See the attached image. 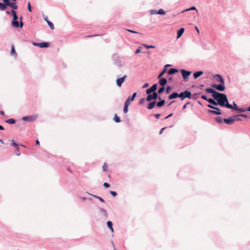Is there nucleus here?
<instances>
[{"label":"nucleus","mask_w":250,"mask_h":250,"mask_svg":"<svg viewBox=\"0 0 250 250\" xmlns=\"http://www.w3.org/2000/svg\"><path fill=\"white\" fill-rule=\"evenodd\" d=\"M11 142H12L11 146L16 147V150L19 151V143L16 142L14 140H12Z\"/></svg>","instance_id":"obj_23"},{"label":"nucleus","mask_w":250,"mask_h":250,"mask_svg":"<svg viewBox=\"0 0 250 250\" xmlns=\"http://www.w3.org/2000/svg\"><path fill=\"white\" fill-rule=\"evenodd\" d=\"M38 118V115H34L32 116H27L23 117L22 120L24 121L32 122L35 121Z\"/></svg>","instance_id":"obj_8"},{"label":"nucleus","mask_w":250,"mask_h":250,"mask_svg":"<svg viewBox=\"0 0 250 250\" xmlns=\"http://www.w3.org/2000/svg\"><path fill=\"white\" fill-rule=\"evenodd\" d=\"M172 114H173L172 113H171V114H169L168 116H167L165 118V119H167V118H169V117H171V116H172Z\"/></svg>","instance_id":"obj_57"},{"label":"nucleus","mask_w":250,"mask_h":250,"mask_svg":"<svg viewBox=\"0 0 250 250\" xmlns=\"http://www.w3.org/2000/svg\"><path fill=\"white\" fill-rule=\"evenodd\" d=\"M43 19L46 21L48 25H49V27L52 29H54V26L53 23L51 22L48 19V17L46 16H43Z\"/></svg>","instance_id":"obj_16"},{"label":"nucleus","mask_w":250,"mask_h":250,"mask_svg":"<svg viewBox=\"0 0 250 250\" xmlns=\"http://www.w3.org/2000/svg\"><path fill=\"white\" fill-rule=\"evenodd\" d=\"M230 107L227 106V108L231 109H235L236 110H237L238 108L239 107L237 104L235 103L234 102H233V105L229 104Z\"/></svg>","instance_id":"obj_24"},{"label":"nucleus","mask_w":250,"mask_h":250,"mask_svg":"<svg viewBox=\"0 0 250 250\" xmlns=\"http://www.w3.org/2000/svg\"><path fill=\"white\" fill-rule=\"evenodd\" d=\"M178 97L180 98V93L178 94L177 92H173L168 96V98L169 100H172Z\"/></svg>","instance_id":"obj_17"},{"label":"nucleus","mask_w":250,"mask_h":250,"mask_svg":"<svg viewBox=\"0 0 250 250\" xmlns=\"http://www.w3.org/2000/svg\"><path fill=\"white\" fill-rule=\"evenodd\" d=\"M22 19V17H21L20 19V24L19 23V27L20 26L21 28L23 26V23L21 21Z\"/></svg>","instance_id":"obj_41"},{"label":"nucleus","mask_w":250,"mask_h":250,"mask_svg":"<svg viewBox=\"0 0 250 250\" xmlns=\"http://www.w3.org/2000/svg\"><path fill=\"white\" fill-rule=\"evenodd\" d=\"M99 209L100 213H101V215L103 216V217L104 219H106L108 217V215H107L106 210L103 208H100Z\"/></svg>","instance_id":"obj_14"},{"label":"nucleus","mask_w":250,"mask_h":250,"mask_svg":"<svg viewBox=\"0 0 250 250\" xmlns=\"http://www.w3.org/2000/svg\"><path fill=\"white\" fill-rule=\"evenodd\" d=\"M234 118H236L235 117H233V116H231L230 117H229V118H224L223 119V122L227 124V125H230V124H232V123H233L235 121V119Z\"/></svg>","instance_id":"obj_12"},{"label":"nucleus","mask_w":250,"mask_h":250,"mask_svg":"<svg viewBox=\"0 0 250 250\" xmlns=\"http://www.w3.org/2000/svg\"><path fill=\"white\" fill-rule=\"evenodd\" d=\"M11 54L12 55H14V56H17V54L16 51H15V48H14V47L13 46H12V47H11Z\"/></svg>","instance_id":"obj_30"},{"label":"nucleus","mask_w":250,"mask_h":250,"mask_svg":"<svg viewBox=\"0 0 250 250\" xmlns=\"http://www.w3.org/2000/svg\"><path fill=\"white\" fill-rule=\"evenodd\" d=\"M81 198L83 201H85L86 199V198L84 197H81Z\"/></svg>","instance_id":"obj_62"},{"label":"nucleus","mask_w":250,"mask_h":250,"mask_svg":"<svg viewBox=\"0 0 250 250\" xmlns=\"http://www.w3.org/2000/svg\"><path fill=\"white\" fill-rule=\"evenodd\" d=\"M126 30L130 33H136V34H138L139 33L138 32L135 31H134V30H130V29H126Z\"/></svg>","instance_id":"obj_49"},{"label":"nucleus","mask_w":250,"mask_h":250,"mask_svg":"<svg viewBox=\"0 0 250 250\" xmlns=\"http://www.w3.org/2000/svg\"><path fill=\"white\" fill-rule=\"evenodd\" d=\"M157 88V84H154L150 88H148L146 90V93L147 94H151V93L156 92L155 91Z\"/></svg>","instance_id":"obj_11"},{"label":"nucleus","mask_w":250,"mask_h":250,"mask_svg":"<svg viewBox=\"0 0 250 250\" xmlns=\"http://www.w3.org/2000/svg\"><path fill=\"white\" fill-rule=\"evenodd\" d=\"M246 109L247 111H250V106L248 108H246Z\"/></svg>","instance_id":"obj_64"},{"label":"nucleus","mask_w":250,"mask_h":250,"mask_svg":"<svg viewBox=\"0 0 250 250\" xmlns=\"http://www.w3.org/2000/svg\"><path fill=\"white\" fill-rule=\"evenodd\" d=\"M156 105V102L153 101L150 102L147 105V108L148 109H152L154 108V107Z\"/></svg>","instance_id":"obj_21"},{"label":"nucleus","mask_w":250,"mask_h":250,"mask_svg":"<svg viewBox=\"0 0 250 250\" xmlns=\"http://www.w3.org/2000/svg\"><path fill=\"white\" fill-rule=\"evenodd\" d=\"M166 14V12L163 9H160L157 10V14L164 15Z\"/></svg>","instance_id":"obj_33"},{"label":"nucleus","mask_w":250,"mask_h":250,"mask_svg":"<svg viewBox=\"0 0 250 250\" xmlns=\"http://www.w3.org/2000/svg\"><path fill=\"white\" fill-rule=\"evenodd\" d=\"M233 117H235L236 118H235V121H241V119L240 118H239V116H241V117H245V118H247V115H246V114H240V115H234V116H232Z\"/></svg>","instance_id":"obj_25"},{"label":"nucleus","mask_w":250,"mask_h":250,"mask_svg":"<svg viewBox=\"0 0 250 250\" xmlns=\"http://www.w3.org/2000/svg\"><path fill=\"white\" fill-rule=\"evenodd\" d=\"M214 99H212V98H209L208 99L207 101L210 104H211V103L213 102V101H214Z\"/></svg>","instance_id":"obj_46"},{"label":"nucleus","mask_w":250,"mask_h":250,"mask_svg":"<svg viewBox=\"0 0 250 250\" xmlns=\"http://www.w3.org/2000/svg\"><path fill=\"white\" fill-rule=\"evenodd\" d=\"M137 93L136 92L134 93L132 96H129L128 97V98L126 100L125 103H127L128 104H130V102L133 101L135 97L136 96Z\"/></svg>","instance_id":"obj_15"},{"label":"nucleus","mask_w":250,"mask_h":250,"mask_svg":"<svg viewBox=\"0 0 250 250\" xmlns=\"http://www.w3.org/2000/svg\"><path fill=\"white\" fill-rule=\"evenodd\" d=\"M36 144L38 145H39L40 142H39V141L38 140H36Z\"/></svg>","instance_id":"obj_59"},{"label":"nucleus","mask_w":250,"mask_h":250,"mask_svg":"<svg viewBox=\"0 0 250 250\" xmlns=\"http://www.w3.org/2000/svg\"><path fill=\"white\" fill-rule=\"evenodd\" d=\"M189 10H196V11H197V9H196V8L195 6H192V7H191L190 8H189L188 9H186L185 10V11H189ZM184 12V11H183L182 12Z\"/></svg>","instance_id":"obj_37"},{"label":"nucleus","mask_w":250,"mask_h":250,"mask_svg":"<svg viewBox=\"0 0 250 250\" xmlns=\"http://www.w3.org/2000/svg\"><path fill=\"white\" fill-rule=\"evenodd\" d=\"M145 101V98H141L140 100L139 104H143L144 103Z\"/></svg>","instance_id":"obj_47"},{"label":"nucleus","mask_w":250,"mask_h":250,"mask_svg":"<svg viewBox=\"0 0 250 250\" xmlns=\"http://www.w3.org/2000/svg\"><path fill=\"white\" fill-rule=\"evenodd\" d=\"M5 122L9 124H14L16 123V121L14 119H9L6 120Z\"/></svg>","instance_id":"obj_29"},{"label":"nucleus","mask_w":250,"mask_h":250,"mask_svg":"<svg viewBox=\"0 0 250 250\" xmlns=\"http://www.w3.org/2000/svg\"><path fill=\"white\" fill-rule=\"evenodd\" d=\"M165 87L162 86L161 88H160L158 89V92H157V93H158V94H161L165 91Z\"/></svg>","instance_id":"obj_34"},{"label":"nucleus","mask_w":250,"mask_h":250,"mask_svg":"<svg viewBox=\"0 0 250 250\" xmlns=\"http://www.w3.org/2000/svg\"><path fill=\"white\" fill-rule=\"evenodd\" d=\"M149 86V84L148 83H146L143 86V88H146L147 87H148Z\"/></svg>","instance_id":"obj_54"},{"label":"nucleus","mask_w":250,"mask_h":250,"mask_svg":"<svg viewBox=\"0 0 250 250\" xmlns=\"http://www.w3.org/2000/svg\"><path fill=\"white\" fill-rule=\"evenodd\" d=\"M129 104H128L127 103H125L124 108V112L126 113L128 112V106Z\"/></svg>","instance_id":"obj_31"},{"label":"nucleus","mask_w":250,"mask_h":250,"mask_svg":"<svg viewBox=\"0 0 250 250\" xmlns=\"http://www.w3.org/2000/svg\"><path fill=\"white\" fill-rule=\"evenodd\" d=\"M8 6L12 8L11 14L13 17L11 24L14 27L17 28L19 27V22L18 21V17L15 10L18 9V6L16 2H11Z\"/></svg>","instance_id":"obj_3"},{"label":"nucleus","mask_w":250,"mask_h":250,"mask_svg":"<svg viewBox=\"0 0 250 250\" xmlns=\"http://www.w3.org/2000/svg\"><path fill=\"white\" fill-rule=\"evenodd\" d=\"M167 81V79L165 78H161L159 80V83L162 86H165Z\"/></svg>","instance_id":"obj_20"},{"label":"nucleus","mask_w":250,"mask_h":250,"mask_svg":"<svg viewBox=\"0 0 250 250\" xmlns=\"http://www.w3.org/2000/svg\"><path fill=\"white\" fill-rule=\"evenodd\" d=\"M166 128V127L162 128L160 131H159V134L161 135L162 134L163 131Z\"/></svg>","instance_id":"obj_53"},{"label":"nucleus","mask_w":250,"mask_h":250,"mask_svg":"<svg viewBox=\"0 0 250 250\" xmlns=\"http://www.w3.org/2000/svg\"><path fill=\"white\" fill-rule=\"evenodd\" d=\"M90 195H91V194H89ZM92 195V194H91ZM92 196L95 197V198L96 199H98V200H99V201H100L102 203H104V200L100 196H97V195H92Z\"/></svg>","instance_id":"obj_36"},{"label":"nucleus","mask_w":250,"mask_h":250,"mask_svg":"<svg viewBox=\"0 0 250 250\" xmlns=\"http://www.w3.org/2000/svg\"><path fill=\"white\" fill-rule=\"evenodd\" d=\"M0 130H4V127L1 125H0Z\"/></svg>","instance_id":"obj_60"},{"label":"nucleus","mask_w":250,"mask_h":250,"mask_svg":"<svg viewBox=\"0 0 250 250\" xmlns=\"http://www.w3.org/2000/svg\"><path fill=\"white\" fill-rule=\"evenodd\" d=\"M215 121L218 123H222L223 121V119H222V118L220 116H217L215 118Z\"/></svg>","instance_id":"obj_28"},{"label":"nucleus","mask_w":250,"mask_h":250,"mask_svg":"<svg viewBox=\"0 0 250 250\" xmlns=\"http://www.w3.org/2000/svg\"><path fill=\"white\" fill-rule=\"evenodd\" d=\"M237 111H238L241 112H243L247 111V109H246V108L245 109L244 108L238 107Z\"/></svg>","instance_id":"obj_38"},{"label":"nucleus","mask_w":250,"mask_h":250,"mask_svg":"<svg viewBox=\"0 0 250 250\" xmlns=\"http://www.w3.org/2000/svg\"><path fill=\"white\" fill-rule=\"evenodd\" d=\"M34 46H39L40 48H47L49 47V43L47 42H42L40 43L33 42Z\"/></svg>","instance_id":"obj_10"},{"label":"nucleus","mask_w":250,"mask_h":250,"mask_svg":"<svg viewBox=\"0 0 250 250\" xmlns=\"http://www.w3.org/2000/svg\"><path fill=\"white\" fill-rule=\"evenodd\" d=\"M201 98L206 100V101H207L208 100V98H207V96L206 95H202L201 96Z\"/></svg>","instance_id":"obj_51"},{"label":"nucleus","mask_w":250,"mask_h":250,"mask_svg":"<svg viewBox=\"0 0 250 250\" xmlns=\"http://www.w3.org/2000/svg\"><path fill=\"white\" fill-rule=\"evenodd\" d=\"M160 101L158 102H156V105L158 107H162L163 106L165 103V100H160Z\"/></svg>","instance_id":"obj_27"},{"label":"nucleus","mask_w":250,"mask_h":250,"mask_svg":"<svg viewBox=\"0 0 250 250\" xmlns=\"http://www.w3.org/2000/svg\"><path fill=\"white\" fill-rule=\"evenodd\" d=\"M107 227L109 228V229H110L111 231L113 232L114 231V229L113 228V223L111 221H108L106 223Z\"/></svg>","instance_id":"obj_26"},{"label":"nucleus","mask_w":250,"mask_h":250,"mask_svg":"<svg viewBox=\"0 0 250 250\" xmlns=\"http://www.w3.org/2000/svg\"><path fill=\"white\" fill-rule=\"evenodd\" d=\"M140 52H141V49L140 48H139L136 49V50L135 51V53L138 54V53H140Z\"/></svg>","instance_id":"obj_55"},{"label":"nucleus","mask_w":250,"mask_h":250,"mask_svg":"<svg viewBox=\"0 0 250 250\" xmlns=\"http://www.w3.org/2000/svg\"><path fill=\"white\" fill-rule=\"evenodd\" d=\"M166 71H167V69L166 68H164L163 70V71L158 75V79L161 78L165 74V73H166Z\"/></svg>","instance_id":"obj_32"},{"label":"nucleus","mask_w":250,"mask_h":250,"mask_svg":"<svg viewBox=\"0 0 250 250\" xmlns=\"http://www.w3.org/2000/svg\"><path fill=\"white\" fill-rule=\"evenodd\" d=\"M148 96L146 98V100L147 102H150L152 100H156L158 99L159 100H161V96H159L157 92H153L152 94H147Z\"/></svg>","instance_id":"obj_6"},{"label":"nucleus","mask_w":250,"mask_h":250,"mask_svg":"<svg viewBox=\"0 0 250 250\" xmlns=\"http://www.w3.org/2000/svg\"><path fill=\"white\" fill-rule=\"evenodd\" d=\"M211 105H218V104L217 103V101H216L215 100H214V101H213L212 103H211Z\"/></svg>","instance_id":"obj_48"},{"label":"nucleus","mask_w":250,"mask_h":250,"mask_svg":"<svg viewBox=\"0 0 250 250\" xmlns=\"http://www.w3.org/2000/svg\"><path fill=\"white\" fill-rule=\"evenodd\" d=\"M110 193L112 195V196H113V197L116 196L117 194L116 192H115L114 191H112L111 190V191H110Z\"/></svg>","instance_id":"obj_42"},{"label":"nucleus","mask_w":250,"mask_h":250,"mask_svg":"<svg viewBox=\"0 0 250 250\" xmlns=\"http://www.w3.org/2000/svg\"><path fill=\"white\" fill-rule=\"evenodd\" d=\"M114 121L116 123H119V122H121V120H120V117L119 116H118L116 114H115V116H114Z\"/></svg>","instance_id":"obj_35"},{"label":"nucleus","mask_w":250,"mask_h":250,"mask_svg":"<svg viewBox=\"0 0 250 250\" xmlns=\"http://www.w3.org/2000/svg\"><path fill=\"white\" fill-rule=\"evenodd\" d=\"M2 3L0 2V10L4 11L6 9V7L10 5L11 1L10 0H2Z\"/></svg>","instance_id":"obj_7"},{"label":"nucleus","mask_w":250,"mask_h":250,"mask_svg":"<svg viewBox=\"0 0 250 250\" xmlns=\"http://www.w3.org/2000/svg\"><path fill=\"white\" fill-rule=\"evenodd\" d=\"M150 14L151 15H155V14H157V10H150Z\"/></svg>","instance_id":"obj_39"},{"label":"nucleus","mask_w":250,"mask_h":250,"mask_svg":"<svg viewBox=\"0 0 250 250\" xmlns=\"http://www.w3.org/2000/svg\"><path fill=\"white\" fill-rule=\"evenodd\" d=\"M208 107L210 108L214 109V110H208V113H210V114H212L214 115H221L222 114V112L220 111V109L218 107H215L211 104H208Z\"/></svg>","instance_id":"obj_4"},{"label":"nucleus","mask_w":250,"mask_h":250,"mask_svg":"<svg viewBox=\"0 0 250 250\" xmlns=\"http://www.w3.org/2000/svg\"><path fill=\"white\" fill-rule=\"evenodd\" d=\"M28 10L29 12H31V11H32L31 6L29 2H28Z\"/></svg>","instance_id":"obj_52"},{"label":"nucleus","mask_w":250,"mask_h":250,"mask_svg":"<svg viewBox=\"0 0 250 250\" xmlns=\"http://www.w3.org/2000/svg\"><path fill=\"white\" fill-rule=\"evenodd\" d=\"M171 89V88L170 86H168L166 88V93L168 94L169 93L170 90Z\"/></svg>","instance_id":"obj_43"},{"label":"nucleus","mask_w":250,"mask_h":250,"mask_svg":"<svg viewBox=\"0 0 250 250\" xmlns=\"http://www.w3.org/2000/svg\"><path fill=\"white\" fill-rule=\"evenodd\" d=\"M204 72L203 71H197L193 74V77L194 79H197L198 77H199L200 76H201L202 74H203Z\"/></svg>","instance_id":"obj_19"},{"label":"nucleus","mask_w":250,"mask_h":250,"mask_svg":"<svg viewBox=\"0 0 250 250\" xmlns=\"http://www.w3.org/2000/svg\"><path fill=\"white\" fill-rule=\"evenodd\" d=\"M10 13H11V12L8 11H6V14L7 15H9Z\"/></svg>","instance_id":"obj_63"},{"label":"nucleus","mask_w":250,"mask_h":250,"mask_svg":"<svg viewBox=\"0 0 250 250\" xmlns=\"http://www.w3.org/2000/svg\"><path fill=\"white\" fill-rule=\"evenodd\" d=\"M160 114H155V117L157 118V119H159L160 116Z\"/></svg>","instance_id":"obj_56"},{"label":"nucleus","mask_w":250,"mask_h":250,"mask_svg":"<svg viewBox=\"0 0 250 250\" xmlns=\"http://www.w3.org/2000/svg\"><path fill=\"white\" fill-rule=\"evenodd\" d=\"M178 72V70L176 68H170L167 71V74L168 75H173Z\"/></svg>","instance_id":"obj_18"},{"label":"nucleus","mask_w":250,"mask_h":250,"mask_svg":"<svg viewBox=\"0 0 250 250\" xmlns=\"http://www.w3.org/2000/svg\"><path fill=\"white\" fill-rule=\"evenodd\" d=\"M186 98L188 99L192 98V96L191 92L188 90L182 92L180 93V98H181V100H183Z\"/></svg>","instance_id":"obj_5"},{"label":"nucleus","mask_w":250,"mask_h":250,"mask_svg":"<svg viewBox=\"0 0 250 250\" xmlns=\"http://www.w3.org/2000/svg\"><path fill=\"white\" fill-rule=\"evenodd\" d=\"M205 91L207 93L212 94V97L217 101L218 105L226 108L227 106H230L226 94L218 92L212 88H207Z\"/></svg>","instance_id":"obj_1"},{"label":"nucleus","mask_w":250,"mask_h":250,"mask_svg":"<svg viewBox=\"0 0 250 250\" xmlns=\"http://www.w3.org/2000/svg\"><path fill=\"white\" fill-rule=\"evenodd\" d=\"M184 31H185V29L183 27L181 28L179 30H178V31H177V38L178 39L180 37H181V36L184 33Z\"/></svg>","instance_id":"obj_22"},{"label":"nucleus","mask_w":250,"mask_h":250,"mask_svg":"<svg viewBox=\"0 0 250 250\" xmlns=\"http://www.w3.org/2000/svg\"><path fill=\"white\" fill-rule=\"evenodd\" d=\"M103 186L105 188H108L110 187L109 184H108L107 183H104Z\"/></svg>","instance_id":"obj_45"},{"label":"nucleus","mask_w":250,"mask_h":250,"mask_svg":"<svg viewBox=\"0 0 250 250\" xmlns=\"http://www.w3.org/2000/svg\"><path fill=\"white\" fill-rule=\"evenodd\" d=\"M190 104V102H188L185 104H184L183 106V109H185L187 107V105Z\"/></svg>","instance_id":"obj_50"},{"label":"nucleus","mask_w":250,"mask_h":250,"mask_svg":"<svg viewBox=\"0 0 250 250\" xmlns=\"http://www.w3.org/2000/svg\"><path fill=\"white\" fill-rule=\"evenodd\" d=\"M126 77H127L126 75H124L122 77L117 79L116 80L117 85L118 86L120 87L122 85V83L125 81V79L126 78Z\"/></svg>","instance_id":"obj_13"},{"label":"nucleus","mask_w":250,"mask_h":250,"mask_svg":"<svg viewBox=\"0 0 250 250\" xmlns=\"http://www.w3.org/2000/svg\"><path fill=\"white\" fill-rule=\"evenodd\" d=\"M180 72L185 81H187L188 80L189 76L191 74V71L186 70L185 69H181Z\"/></svg>","instance_id":"obj_9"},{"label":"nucleus","mask_w":250,"mask_h":250,"mask_svg":"<svg viewBox=\"0 0 250 250\" xmlns=\"http://www.w3.org/2000/svg\"><path fill=\"white\" fill-rule=\"evenodd\" d=\"M17 154H17V156H19L21 154V153L19 152L20 150L19 151L17 150Z\"/></svg>","instance_id":"obj_61"},{"label":"nucleus","mask_w":250,"mask_h":250,"mask_svg":"<svg viewBox=\"0 0 250 250\" xmlns=\"http://www.w3.org/2000/svg\"><path fill=\"white\" fill-rule=\"evenodd\" d=\"M214 78L216 79V80L219 82L220 83L212 84L211 86L212 88H215L219 91H224L225 90V82L222 76L220 74H216L213 76Z\"/></svg>","instance_id":"obj_2"},{"label":"nucleus","mask_w":250,"mask_h":250,"mask_svg":"<svg viewBox=\"0 0 250 250\" xmlns=\"http://www.w3.org/2000/svg\"><path fill=\"white\" fill-rule=\"evenodd\" d=\"M204 87V84H200L199 85V88L201 89H203Z\"/></svg>","instance_id":"obj_58"},{"label":"nucleus","mask_w":250,"mask_h":250,"mask_svg":"<svg viewBox=\"0 0 250 250\" xmlns=\"http://www.w3.org/2000/svg\"><path fill=\"white\" fill-rule=\"evenodd\" d=\"M145 46L146 48L149 49V48H155V46L153 45H145Z\"/></svg>","instance_id":"obj_44"},{"label":"nucleus","mask_w":250,"mask_h":250,"mask_svg":"<svg viewBox=\"0 0 250 250\" xmlns=\"http://www.w3.org/2000/svg\"><path fill=\"white\" fill-rule=\"evenodd\" d=\"M107 169V165L105 163L103 166V170L104 171H106Z\"/></svg>","instance_id":"obj_40"}]
</instances>
